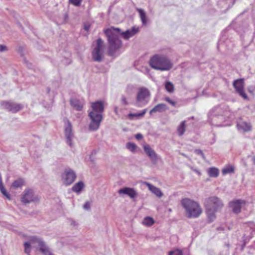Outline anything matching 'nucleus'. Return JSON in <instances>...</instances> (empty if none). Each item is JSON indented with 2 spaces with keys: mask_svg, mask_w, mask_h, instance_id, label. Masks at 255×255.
Returning <instances> with one entry per match:
<instances>
[{
  "mask_svg": "<svg viewBox=\"0 0 255 255\" xmlns=\"http://www.w3.org/2000/svg\"><path fill=\"white\" fill-rule=\"evenodd\" d=\"M138 31V28L135 27H132L131 29L123 32H121L120 28L113 27L105 29L104 31L108 37L109 44L108 54L111 56L113 55L115 52L122 47V42L120 39L121 35H122L124 39L128 40L134 36Z\"/></svg>",
  "mask_w": 255,
  "mask_h": 255,
  "instance_id": "obj_1",
  "label": "nucleus"
},
{
  "mask_svg": "<svg viewBox=\"0 0 255 255\" xmlns=\"http://www.w3.org/2000/svg\"><path fill=\"white\" fill-rule=\"evenodd\" d=\"M24 253L30 255L31 249L40 252L43 255H53L50 248L42 238L38 236H29L28 241L24 243Z\"/></svg>",
  "mask_w": 255,
  "mask_h": 255,
  "instance_id": "obj_2",
  "label": "nucleus"
},
{
  "mask_svg": "<svg viewBox=\"0 0 255 255\" xmlns=\"http://www.w3.org/2000/svg\"><path fill=\"white\" fill-rule=\"evenodd\" d=\"M92 111L89 113V117L91 120L89 126L91 131L97 130L100 127L103 119L102 113L104 111L103 103L101 101H97L92 103Z\"/></svg>",
  "mask_w": 255,
  "mask_h": 255,
  "instance_id": "obj_3",
  "label": "nucleus"
},
{
  "mask_svg": "<svg viewBox=\"0 0 255 255\" xmlns=\"http://www.w3.org/2000/svg\"><path fill=\"white\" fill-rule=\"evenodd\" d=\"M181 204L185 210L186 217L189 218H197L202 212L199 203L191 199L188 198L182 199Z\"/></svg>",
  "mask_w": 255,
  "mask_h": 255,
  "instance_id": "obj_4",
  "label": "nucleus"
},
{
  "mask_svg": "<svg viewBox=\"0 0 255 255\" xmlns=\"http://www.w3.org/2000/svg\"><path fill=\"white\" fill-rule=\"evenodd\" d=\"M149 64L153 69L160 71L169 70L173 66L171 61L162 54L153 55L150 59Z\"/></svg>",
  "mask_w": 255,
  "mask_h": 255,
  "instance_id": "obj_5",
  "label": "nucleus"
},
{
  "mask_svg": "<svg viewBox=\"0 0 255 255\" xmlns=\"http://www.w3.org/2000/svg\"><path fill=\"white\" fill-rule=\"evenodd\" d=\"M105 45L102 39L99 38L97 40V44L92 52V58L96 62H101L104 53Z\"/></svg>",
  "mask_w": 255,
  "mask_h": 255,
  "instance_id": "obj_6",
  "label": "nucleus"
},
{
  "mask_svg": "<svg viewBox=\"0 0 255 255\" xmlns=\"http://www.w3.org/2000/svg\"><path fill=\"white\" fill-rule=\"evenodd\" d=\"M206 208L218 211L223 206L222 201L217 196H214L207 198L204 202Z\"/></svg>",
  "mask_w": 255,
  "mask_h": 255,
  "instance_id": "obj_7",
  "label": "nucleus"
},
{
  "mask_svg": "<svg viewBox=\"0 0 255 255\" xmlns=\"http://www.w3.org/2000/svg\"><path fill=\"white\" fill-rule=\"evenodd\" d=\"M75 172L71 168H66L61 175L63 183L66 185H71L76 179Z\"/></svg>",
  "mask_w": 255,
  "mask_h": 255,
  "instance_id": "obj_8",
  "label": "nucleus"
},
{
  "mask_svg": "<svg viewBox=\"0 0 255 255\" xmlns=\"http://www.w3.org/2000/svg\"><path fill=\"white\" fill-rule=\"evenodd\" d=\"M149 95L150 93L146 88H140L136 96V106L140 107L146 105L148 102L146 100V98H148Z\"/></svg>",
  "mask_w": 255,
  "mask_h": 255,
  "instance_id": "obj_9",
  "label": "nucleus"
},
{
  "mask_svg": "<svg viewBox=\"0 0 255 255\" xmlns=\"http://www.w3.org/2000/svg\"><path fill=\"white\" fill-rule=\"evenodd\" d=\"M39 200V198L34 195L33 190L31 189H25L21 197V202L25 204L37 202Z\"/></svg>",
  "mask_w": 255,
  "mask_h": 255,
  "instance_id": "obj_10",
  "label": "nucleus"
},
{
  "mask_svg": "<svg viewBox=\"0 0 255 255\" xmlns=\"http://www.w3.org/2000/svg\"><path fill=\"white\" fill-rule=\"evenodd\" d=\"M227 112H223V110L219 107L212 110L210 114L209 117L212 118L215 122L218 123L225 120Z\"/></svg>",
  "mask_w": 255,
  "mask_h": 255,
  "instance_id": "obj_11",
  "label": "nucleus"
},
{
  "mask_svg": "<svg viewBox=\"0 0 255 255\" xmlns=\"http://www.w3.org/2000/svg\"><path fill=\"white\" fill-rule=\"evenodd\" d=\"M64 121V131L65 136L66 139L67 143L70 146L73 147L72 139L74 137L72 132V126L71 123L67 119H65Z\"/></svg>",
  "mask_w": 255,
  "mask_h": 255,
  "instance_id": "obj_12",
  "label": "nucleus"
},
{
  "mask_svg": "<svg viewBox=\"0 0 255 255\" xmlns=\"http://www.w3.org/2000/svg\"><path fill=\"white\" fill-rule=\"evenodd\" d=\"M64 121V131L65 136L66 139L67 143L70 146L73 147L72 139L74 137L72 132V126L71 123L67 119H65Z\"/></svg>",
  "mask_w": 255,
  "mask_h": 255,
  "instance_id": "obj_13",
  "label": "nucleus"
},
{
  "mask_svg": "<svg viewBox=\"0 0 255 255\" xmlns=\"http://www.w3.org/2000/svg\"><path fill=\"white\" fill-rule=\"evenodd\" d=\"M247 204V202L244 200H234L229 203V207L235 214H239L241 212V208Z\"/></svg>",
  "mask_w": 255,
  "mask_h": 255,
  "instance_id": "obj_14",
  "label": "nucleus"
},
{
  "mask_svg": "<svg viewBox=\"0 0 255 255\" xmlns=\"http://www.w3.org/2000/svg\"><path fill=\"white\" fill-rule=\"evenodd\" d=\"M233 86L236 89V92L244 99H248V96L245 93L244 88V79H237L234 81Z\"/></svg>",
  "mask_w": 255,
  "mask_h": 255,
  "instance_id": "obj_15",
  "label": "nucleus"
},
{
  "mask_svg": "<svg viewBox=\"0 0 255 255\" xmlns=\"http://www.w3.org/2000/svg\"><path fill=\"white\" fill-rule=\"evenodd\" d=\"M143 147L144 151L150 159L151 162L153 164H156L158 161V156L155 151L147 144H144Z\"/></svg>",
  "mask_w": 255,
  "mask_h": 255,
  "instance_id": "obj_16",
  "label": "nucleus"
},
{
  "mask_svg": "<svg viewBox=\"0 0 255 255\" xmlns=\"http://www.w3.org/2000/svg\"><path fill=\"white\" fill-rule=\"evenodd\" d=\"M2 106L12 113H16L23 108V106L21 104L9 102H2Z\"/></svg>",
  "mask_w": 255,
  "mask_h": 255,
  "instance_id": "obj_17",
  "label": "nucleus"
},
{
  "mask_svg": "<svg viewBox=\"0 0 255 255\" xmlns=\"http://www.w3.org/2000/svg\"><path fill=\"white\" fill-rule=\"evenodd\" d=\"M120 195H127L130 198L133 199L137 197L138 193L134 189L129 187H125L124 188L120 189L119 191Z\"/></svg>",
  "mask_w": 255,
  "mask_h": 255,
  "instance_id": "obj_18",
  "label": "nucleus"
},
{
  "mask_svg": "<svg viewBox=\"0 0 255 255\" xmlns=\"http://www.w3.org/2000/svg\"><path fill=\"white\" fill-rule=\"evenodd\" d=\"M143 183L146 185L148 189L157 197L160 198L163 195V193L159 188L151 185L148 182H144Z\"/></svg>",
  "mask_w": 255,
  "mask_h": 255,
  "instance_id": "obj_19",
  "label": "nucleus"
},
{
  "mask_svg": "<svg viewBox=\"0 0 255 255\" xmlns=\"http://www.w3.org/2000/svg\"><path fill=\"white\" fill-rule=\"evenodd\" d=\"M70 105L77 111H81L83 109V103L76 98H72L70 100Z\"/></svg>",
  "mask_w": 255,
  "mask_h": 255,
  "instance_id": "obj_20",
  "label": "nucleus"
},
{
  "mask_svg": "<svg viewBox=\"0 0 255 255\" xmlns=\"http://www.w3.org/2000/svg\"><path fill=\"white\" fill-rule=\"evenodd\" d=\"M168 109L166 105L165 104H159L156 105L152 109H151L150 112V115H151L152 113L159 112L162 113Z\"/></svg>",
  "mask_w": 255,
  "mask_h": 255,
  "instance_id": "obj_21",
  "label": "nucleus"
},
{
  "mask_svg": "<svg viewBox=\"0 0 255 255\" xmlns=\"http://www.w3.org/2000/svg\"><path fill=\"white\" fill-rule=\"evenodd\" d=\"M237 127L240 130L248 132L252 129V126L250 124L244 121H240L237 124Z\"/></svg>",
  "mask_w": 255,
  "mask_h": 255,
  "instance_id": "obj_22",
  "label": "nucleus"
},
{
  "mask_svg": "<svg viewBox=\"0 0 255 255\" xmlns=\"http://www.w3.org/2000/svg\"><path fill=\"white\" fill-rule=\"evenodd\" d=\"M84 185L82 181H79L74 185L72 188V190L77 193L81 192L82 190L84 188Z\"/></svg>",
  "mask_w": 255,
  "mask_h": 255,
  "instance_id": "obj_23",
  "label": "nucleus"
},
{
  "mask_svg": "<svg viewBox=\"0 0 255 255\" xmlns=\"http://www.w3.org/2000/svg\"><path fill=\"white\" fill-rule=\"evenodd\" d=\"M208 175L210 177H217L219 174V171L218 168L216 167H211L208 169L207 171Z\"/></svg>",
  "mask_w": 255,
  "mask_h": 255,
  "instance_id": "obj_24",
  "label": "nucleus"
},
{
  "mask_svg": "<svg viewBox=\"0 0 255 255\" xmlns=\"http://www.w3.org/2000/svg\"><path fill=\"white\" fill-rule=\"evenodd\" d=\"M206 213L209 220L210 222H212L216 218L215 213L218 211H215L209 208H206Z\"/></svg>",
  "mask_w": 255,
  "mask_h": 255,
  "instance_id": "obj_25",
  "label": "nucleus"
},
{
  "mask_svg": "<svg viewBox=\"0 0 255 255\" xmlns=\"http://www.w3.org/2000/svg\"><path fill=\"white\" fill-rule=\"evenodd\" d=\"M137 11L139 12V16L142 24L146 25L147 24V19L144 11L141 8H137Z\"/></svg>",
  "mask_w": 255,
  "mask_h": 255,
  "instance_id": "obj_26",
  "label": "nucleus"
},
{
  "mask_svg": "<svg viewBox=\"0 0 255 255\" xmlns=\"http://www.w3.org/2000/svg\"><path fill=\"white\" fill-rule=\"evenodd\" d=\"M154 223V221L153 218L149 217H145L142 221V224L146 226H150Z\"/></svg>",
  "mask_w": 255,
  "mask_h": 255,
  "instance_id": "obj_27",
  "label": "nucleus"
},
{
  "mask_svg": "<svg viewBox=\"0 0 255 255\" xmlns=\"http://www.w3.org/2000/svg\"><path fill=\"white\" fill-rule=\"evenodd\" d=\"M24 184L23 180L21 179H19L13 181L11 185V187L14 188L21 187Z\"/></svg>",
  "mask_w": 255,
  "mask_h": 255,
  "instance_id": "obj_28",
  "label": "nucleus"
},
{
  "mask_svg": "<svg viewBox=\"0 0 255 255\" xmlns=\"http://www.w3.org/2000/svg\"><path fill=\"white\" fill-rule=\"evenodd\" d=\"M177 131L179 135H182L184 134L185 131V121H183L178 127Z\"/></svg>",
  "mask_w": 255,
  "mask_h": 255,
  "instance_id": "obj_29",
  "label": "nucleus"
},
{
  "mask_svg": "<svg viewBox=\"0 0 255 255\" xmlns=\"http://www.w3.org/2000/svg\"><path fill=\"white\" fill-rule=\"evenodd\" d=\"M147 109H144L143 110V111L141 113H136V114H129L128 115V117L129 119L132 120V117H142L144 114L146 113Z\"/></svg>",
  "mask_w": 255,
  "mask_h": 255,
  "instance_id": "obj_30",
  "label": "nucleus"
},
{
  "mask_svg": "<svg viewBox=\"0 0 255 255\" xmlns=\"http://www.w3.org/2000/svg\"><path fill=\"white\" fill-rule=\"evenodd\" d=\"M165 89L169 93H172L174 91L173 84L169 81H167L165 83Z\"/></svg>",
  "mask_w": 255,
  "mask_h": 255,
  "instance_id": "obj_31",
  "label": "nucleus"
},
{
  "mask_svg": "<svg viewBox=\"0 0 255 255\" xmlns=\"http://www.w3.org/2000/svg\"><path fill=\"white\" fill-rule=\"evenodd\" d=\"M234 172V168L232 166H227L222 170L223 175Z\"/></svg>",
  "mask_w": 255,
  "mask_h": 255,
  "instance_id": "obj_32",
  "label": "nucleus"
},
{
  "mask_svg": "<svg viewBox=\"0 0 255 255\" xmlns=\"http://www.w3.org/2000/svg\"><path fill=\"white\" fill-rule=\"evenodd\" d=\"M127 148L130 151L134 152L135 151L137 146L135 144L131 142H128L126 145Z\"/></svg>",
  "mask_w": 255,
  "mask_h": 255,
  "instance_id": "obj_33",
  "label": "nucleus"
},
{
  "mask_svg": "<svg viewBox=\"0 0 255 255\" xmlns=\"http://www.w3.org/2000/svg\"><path fill=\"white\" fill-rule=\"evenodd\" d=\"M169 255H183L182 252L179 250H176L171 251L169 253Z\"/></svg>",
  "mask_w": 255,
  "mask_h": 255,
  "instance_id": "obj_34",
  "label": "nucleus"
},
{
  "mask_svg": "<svg viewBox=\"0 0 255 255\" xmlns=\"http://www.w3.org/2000/svg\"><path fill=\"white\" fill-rule=\"evenodd\" d=\"M82 0H69V2L75 6H78L80 5Z\"/></svg>",
  "mask_w": 255,
  "mask_h": 255,
  "instance_id": "obj_35",
  "label": "nucleus"
},
{
  "mask_svg": "<svg viewBox=\"0 0 255 255\" xmlns=\"http://www.w3.org/2000/svg\"><path fill=\"white\" fill-rule=\"evenodd\" d=\"M69 223L70 226L73 227H77L78 225V223L72 219L69 220Z\"/></svg>",
  "mask_w": 255,
  "mask_h": 255,
  "instance_id": "obj_36",
  "label": "nucleus"
},
{
  "mask_svg": "<svg viewBox=\"0 0 255 255\" xmlns=\"http://www.w3.org/2000/svg\"><path fill=\"white\" fill-rule=\"evenodd\" d=\"M121 102L124 105H127L128 104V100L125 96H122L121 97Z\"/></svg>",
  "mask_w": 255,
  "mask_h": 255,
  "instance_id": "obj_37",
  "label": "nucleus"
},
{
  "mask_svg": "<svg viewBox=\"0 0 255 255\" xmlns=\"http://www.w3.org/2000/svg\"><path fill=\"white\" fill-rule=\"evenodd\" d=\"M91 208V204L89 202H86L83 206V208L86 210H89Z\"/></svg>",
  "mask_w": 255,
  "mask_h": 255,
  "instance_id": "obj_38",
  "label": "nucleus"
},
{
  "mask_svg": "<svg viewBox=\"0 0 255 255\" xmlns=\"http://www.w3.org/2000/svg\"><path fill=\"white\" fill-rule=\"evenodd\" d=\"M165 101L167 102H168L169 104H170L173 106H175L176 105V103L173 101H172L169 98L166 97L165 99Z\"/></svg>",
  "mask_w": 255,
  "mask_h": 255,
  "instance_id": "obj_39",
  "label": "nucleus"
},
{
  "mask_svg": "<svg viewBox=\"0 0 255 255\" xmlns=\"http://www.w3.org/2000/svg\"><path fill=\"white\" fill-rule=\"evenodd\" d=\"M195 152L196 154L201 155L203 158H205L204 154L202 150L200 149H196Z\"/></svg>",
  "mask_w": 255,
  "mask_h": 255,
  "instance_id": "obj_40",
  "label": "nucleus"
},
{
  "mask_svg": "<svg viewBox=\"0 0 255 255\" xmlns=\"http://www.w3.org/2000/svg\"><path fill=\"white\" fill-rule=\"evenodd\" d=\"M2 194L8 200H11L10 196L9 194L6 191V190L4 192H2Z\"/></svg>",
  "mask_w": 255,
  "mask_h": 255,
  "instance_id": "obj_41",
  "label": "nucleus"
},
{
  "mask_svg": "<svg viewBox=\"0 0 255 255\" xmlns=\"http://www.w3.org/2000/svg\"><path fill=\"white\" fill-rule=\"evenodd\" d=\"M7 50V47L4 45H0V52H3Z\"/></svg>",
  "mask_w": 255,
  "mask_h": 255,
  "instance_id": "obj_42",
  "label": "nucleus"
},
{
  "mask_svg": "<svg viewBox=\"0 0 255 255\" xmlns=\"http://www.w3.org/2000/svg\"><path fill=\"white\" fill-rule=\"evenodd\" d=\"M135 138L137 139V140H140V139H141L142 138H143V136L140 133H137L135 135Z\"/></svg>",
  "mask_w": 255,
  "mask_h": 255,
  "instance_id": "obj_43",
  "label": "nucleus"
},
{
  "mask_svg": "<svg viewBox=\"0 0 255 255\" xmlns=\"http://www.w3.org/2000/svg\"><path fill=\"white\" fill-rule=\"evenodd\" d=\"M0 191L1 193H2V192H4L6 191V189H5L3 184L0 185Z\"/></svg>",
  "mask_w": 255,
  "mask_h": 255,
  "instance_id": "obj_44",
  "label": "nucleus"
},
{
  "mask_svg": "<svg viewBox=\"0 0 255 255\" xmlns=\"http://www.w3.org/2000/svg\"><path fill=\"white\" fill-rule=\"evenodd\" d=\"M90 25L88 24H85L84 29L86 31H88L90 28Z\"/></svg>",
  "mask_w": 255,
  "mask_h": 255,
  "instance_id": "obj_45",
  "label": "nucleus"
},
{
  "mask_svg": "<svg viewBox=\"0 0 255 255\" xmlns=\"http://www.w3.org/2000/svg\"><path fill=\"white\" fill-rule=\"evenodd\" d=\"M250 226L253 230H255V225L253 223H250Z\"/></svg>",
  "mask_w": 255,
  "mask_h": 255,
  "instance_id": "obj_46",
  "label": "nucleus"
},
{
  "mask_svg": "<svg viewBox=\"0 0 255 255\" xmlns=\"http://www.w3.org/2000/svg\"><path fill=\"white\" fill-rule=\"evenodd\" d=\"M193 170L194 172H196L197 173H198V174H199V175L200 174V172L198 170L194 169H193Z\"/></svg>",
  "mask_w": 255,
  "mask_h": 255,
  "instance_id": "obj_47",
  "label": "nucleus"
},
{
  "mask_svg": "<svg viewBox=\"0 0 255 255\" xmlns=\"http://www.w3.org/2000/svg\"><path fill=\"white\" fill-rule=\"evenodd\" d=\"M115 112L116 114H117L118 113V108L117 107H116L115 109Z\"/></svg>",
  "mask_w": 255,
  "mask_h": 255,
  "instance_id": "obj_48",
  "label": "nucleus"
},
{
  "mask_svg": "<svg viewBox=\"0 0 255 255\" xmlns=\"http://www.w3.org/2000/svg\"><path fill=\"white\" fill-rule=\"evenodd\" d=\"M253 160L254 161V164H255V156L253 157Z\"/></svg>",
  "mask_w": 255,
  "mask_h": 255,
  "instance_id": "obj_49",
  "label": "nucleus"
},
{
  "mask_svg": "<svg viewBox=\"0 0 255 255\" xmlns=\"http://www.w3.org/2000/svg\"><path fill=\"white\" fill-rule=\"evenodd\" d=\"M183 156H185V157H187V156L184 154V153H182L181 154Z\"/></svg>",
  "mask_w": 255,
  "mask_h": 255,
  "instance_id": "obj_50",
  "label": "nucleus"
},
{
  "mask_svg": "<svg viewBox=\"0 0 255 255\" xmlns=\"http://www.w3.org/2000/svg\"><path fill=\"white\" fill-rule=\"evenodd\" d=\"M227 248H228V249L229 248V244L227 245Z\"/></svg>",
  "mask_w": 255,
  "mask_h": 255,
  "instance_id": "obj_51",
  "label": "nucleus"
}]
</instances>
